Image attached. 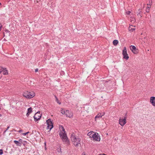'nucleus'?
<instances>
[{
  "mask_svg": "<svg viewBox=\"0 0 155 155\" xmlns=\"http://www.w3.org/2000/svg\"><path fill=\"white\" fill-rule=\"evenodd\" d=\"M61 114H63L65 115V110H64L63 109H62L61 110Z\"/></svg>",
  "mask_w": 155,
  "mask_h": 155,
  "instance_id": "nucleus-21",
  "label": "nucleus"
},
{
  "mask_svg": "<svg viewBox=\"0 0 155 155\" xmlns=\"http://www.w3.org/2000/svg\"><path fill=\"white\" fill-rule=\"evenodd\" d=\"M2 27V25H0V31H1V29Z\"/></svg>",
  "mask_w": 155,
  "mask_h": 155,
  "instance_id": "nucleus-36",
  "label": "nucleus"
},
{
  "mask_svg": "<svg viewBox=\"0 0 155 155\" xmlns=\"http://www.w3.org/2000/svg\"><path fill=\"white\" fill-rule=\"evenodd\" d=\"M23 95L24 97L28 99H30L34 97L35 95L33 92H29L28 91L24 92Z\"/></svg>",
  "mask_w": 155,
  "mask_h": 155,
  "instance_id": "nucleus-3",
  "label": "nucleus"
},
{
  "mask_svg": "<svg viewBox=\"0 0 155 155\" xmlns=\"http://www.w3.org/2000/svg\"><path fill=\"white\" fill-rule=\"evenodd\" d=\"M126 117H124V119L120 118L119 120V124L122 126H124L126 123Z\"/></svg>",
  "mask_w": 155,
  "mask_h": 155,
  "instance_id": "nucleus-7",
  "label": "nucleus"
},
{
  "mask_svg": "<svg viewBox=\"0 0 155 155\" xmlns=\"http://www.w3.org/2000/svg\"><path fill=\"white\" fill-rule=\"evenodd\" d=\"M2 72L4 75H7L8 74L7 70L6 69V68H3V70Z\"/></svg>",
  "mask_w": 155,
  "mask_h": 155,
  "instance_id": "nucleus-12",
  "label": "nucleus"
},
{
  "mask_svg": "<svg viewBox=\"0 0 155 155\" xmlns=\"http://www.w3.org/2000/svg\"><path fill=\"white\" fill-rule=\"evenodd\" d=\"M92 134L91 133V132H89L87 134V135L90 137V136H91L92 135Z\"/></svg>",
  "mask_w": 155,
  "mask_h": 155,
  "instance_id": "nucleus-25",
  "label": "nucleus"
},
{
  "mask_svg": "<svg viewBox=\"0 0 155 155\" xmlns=\"http://www.w3.org/2000/svg\"><path fill=\"white\" fill-rule=\"evenodd\" d=\"M3 152L2 150H0V155H2L3 154Z\"/></svg>",
  "mask_w": 155,
  "mask_h": 155,
  "instance_id": "nucleus-24",
  "label": "nucleus"
},
{
  "mask_svg": "<svg viewBox=\"0 0 155 155\" xmlns=\"http://www.w3.org/2000/svg\"><path fill=\"white\" fill-rule=\"evenodd\" d=\"M123 58L125 59L126 60H128L129 58V57L128 56V54H125V55H123Z\"/></svg>",
  "mask_w": 155,
  "mask_h": 155,
  "instance_id": "nucleus-17",
  "label": "nucleus"
},
{
  "mask_svg": "<svg viewBox=\"0 0 155 155\" xmlns=\"http://www.w3.org/2000/svg\"><path fill=\"white\" fill-rule=\"evenodd\" d=\"M101 116H103L105 114V113L104 112H103L102 113H101Z\"/></svg>",
  "mask_w": 155,
  "mask_h": 155,
  "instance_id": "nucleus-29",
  "label": "nucleus"
},
{
  "mask_svg": "<svg viewBox=\"0 0 155 155\" xmlns=\"http://www.w3.org/2000/svg\"><path fill=\"white\" fill-rule=\"evenodd\" d=\"M71 141L73 142V144L77 147H78L81 145V140L80 138H77L74 134H72L71 136Z\"/></svg>",
  "mask_w": 155,
  "mask_h": 155,
  "instance_id": "nucleus-2",
  "label": "nucleus"
},
{
  "mask_svg": "<svg viewBox=\"0 0 155 155\" xmlns=\"http://www.w3.org/2000/svg\"><path fill=\"white\" fill-rule=\"evenodd\" d=\"M1 4L0 3V5Z\"/></svg>",
  "mask_w": 155,
  "mask_h": 155,
  "instance_id": "nucleus-40",
  "label": "nucleus"
},
{
  "mask_svg": "<svg viewBox=\"0 0 155 155\" xmlns=\"http://www.w3.org/2000/svg\"><path fill=\"white\" fill-rule=\"evenodd\" d=\"M130 27L129 28V29L130 30H131L132 31L135 30V29L134 28H133V29L131 28V29H130Z\"/></svg>",
  "mask_w": 155,
  "mask_h": 155,
  "instance_id": "nucleus-32",
  "label": "nucleus"
},
{
  "mask_svg": "<svg viewBox=\"0 0 155 155\" xmlns=\"http://www.w3.org/2000/svg\"><path fill=\"white\" fill-rule=\"evenodd\" d=\"M1 110V108H0V110Z\"/></svg>",
  "mask_w": 155,
  "mask_h": 155,
  "instance_id": "nucleus-39",
  "label": "nucleus"
},
{
  "mask_svg": "<svg viewBox=\"0 0 155 155\" xmlns=\"http://www.w3.org/2000/svg\"><path fill=\"white\" fill-rule=\"evenodd\" d=\"M35 3H37L38 2V1L37 0H35Z\"/></svg>",
  "mask_w": 155,
  "mask_h": 155,
  "instance_id": "nucleus-33",
  "label": "nucleus"
},
{
  "mask_svg": "<svg viewBox=\"0 0 155 155\" xmlns=\"http://www.w3.org/2000/svg\"><path fill=\"white\" fill-rule=\"evenodd\" d=\"M14 142L16 145L17 146H21V144L19 143L18 141L15 140L14 141Z\"/></svg>",
  "mask_w": 155,
  "mask_h": 155,
  "instance_id": "nucleus-15",
  "label": "nucleus"
},
{
  "mask_svg": "<svg viewBox=\"0 0 155 155\" xmlns=\"http://www.w3.org/2000/svg\"><path fill=\"white\" fill-rule=\"evenodd\" d=\"M19 142L20 143V144L21 145V144L22 143V140L21 139H20L18 140Z\"/></svg>",
  "mask_w": 155,
  "mask_h": 155,
  "instance_id": "nucleus-22",
  "label": "nucleus"
},
{
  "mask_svg": "<svg viewBox=\"0 0 155 155\" xmlns=\"http://www.w3.org/2000/svg\"><path fill=\"white\" fill-rule=\"evenodd\" d=\"M29 132H28L26 133H23V134H23V135H24V136H25L26 135V134H28V133H29Z\"/></svg>",
  "mask_w": 155,
  "mask_h": 155,
  "instance_id": "nucleus-23",
  "label": "nucleus"
},
{
  "mask_svg": "<svg viewBox=\"0 0 155 155\" xmlns=\"http://www.w3.org/2000/svg\"><path fill=\"white\" fill-rule=\"evenodd\" d=\"M55 97L56 98V101L57 102V103L58 104H61V102H60L58 100V99L57 97L56 96H55Z\"/></svg>",
  "mask_w": 155,
  "mask_h": 155,
  "instance_id": "nucleus-19",
  "label": "nucleus"
},
{
  "mask_svg": "<svg viewBox=\"0 0 155 155\" xmlns=\"http://www.w3.org/2000/svg\"><path fill=\"white\" fill-rule=\"evenodd\" d=\"M123 55H125V54H127V51L126 48L125 47H124V49L123 51L122 52Z\"/></svg>",
  "mask_w": 155,
  "mask_h": 155,
  "instance_id": "nucleus-14",
  "label": "nucleus"
},
{
  "mask_svg": "<svg viewBox=\"0 0 155 155\" xmlns=\"http://www.w3.org/2000/svg\"><path fill=\"white\" fill-rule=\"evenodd\" d=\"M41 117V114L40 113V112H38L35 114V116H34L35 121H37L38 120H40Z\"/></svg>",
  "mask_w": 155,
  "mask_h": 155,
  "instance_id": "nucleus-6",
  "label": "nucleus"
},
{
  "mask_svg": "<svg viewBox=\"0 0 155 155\" xmlns=\"http://www.w3.org/2000/svg\"><path fill=\"white\" fill-rule=\"evenodd\" d=\"M2 70H3V68L0 67V78L2 77V74L1 73L2 72Z\"/></svg>",
  "mask_w": 155,
  "mask_h": 155,
  "instance_id": "nucleus-20",
  "label": "nucleus"
},
{
  "mask_svg": "<svg viewBox=\"0 0 155 155\" xmlns=\"http://www.w3.org/2000/svg\"><path fill=\"white\" fill-rule=\"evenodd\" d=\"M62 131L59 133V135L61 138L64 143L68 145L70 144L69 141L65 133V131L64 127L62 126Z\"/></svg>",
  "mask_w": 155,
  "mask_h": 155,
  "instance_id": "nucleus-1",
  "label": "nucleus"
},
{
  "mask_svg": "<svg viewBox=\"0 0 155 155\" xmlns=\"http://www.w3.org/2000/svg\"><path fill=\"white\" fill-rule=\"evenodd\" d=\"M118 43V41L117 40H115L113 41V44L115 46L117 45Z\"/></svg>",
  "mask_w": 155,
  "mask_h": 155,
  "instance_id": "nucleus-16",
  "label": "nucleus"
},
{
  "mask_svg": "<svg viewBox=\"0 0 155 155\" xmlns=\"http://www.w3.org/2000/svg\"><path fill=\"white\" fill-rule=\"evenodd\" d=\"M152 4V2H151L150 3V2L149 4H147V5H150V6Z\"/></svg>",
  "mask_w": 155,
  "mask_h": 155,
  "instance_id": "nucleus-26",
  "label": "nucleus"
},
{
  "mask_svg": "<svg viewBox=\"0 0 155 155\" xmlns=\"http://www.w3.org/2000/svg\"><path fill=\"white\" fill-rule=\"evenodd\" d=\"M150 10V9H148V8H147L146 9V12H149Z\"/></svg>",
  "mask_w": 155,
  "mask_h": 155,
  "instance_id": "nucleus-28",
  "label": "nucleus"
},
{
  "mask_svg": "<svg viewBox=\"0 0 155 155\" xmlns=\"http://www.w3.org/2000/svg\"><path fill=\"white\" fill-rule=\"evenodd\" d=\"M2 116V115L0 114V117H1Z\"/></svg>",
  "mask_w": 155,
  "mask_h": 155,
  "instance_id": "nucleus-38",
  "label": "nucleus"
},
{
  "mask_svg": "<svg viewBox=\"0 0 155 155\" xmlns=\"http://www.w3.org/2000/svg\"><path fill=\"white\" fill-rule=\"evenodd\" d=\"M65 115L67 117L71 118L72 117L73 114L71 111L68 110H66Z\"/></svg>",
  "mask_w": 155,
  "mask_h": 155,
  "instance_id": "nucleus-9",
  "label": "nucleus"
},
{
  "mask_svg": "<svg viewBox=\"0 0 155 155\" xmlns=\"http://www.w3.org/2000/svg\"><path fill=\"white\" fill-rule=\"evenodd\" d=\"M22 131H23V130H19L18 131V132L21 133V132H22Z\"/></svg>",
  "mask_w": 155,
  "mask_h": 155,
  "instance_id": "nucleus-34",
  "label": "nucleus"
},
{
  "mask_svg": "<svg viewBox=\"0 0 155 155\" xmlns=\"http://www.w3.org/2000/svg\"><path fill=\"white\" fill-rule=\"evenodd\" d=\"M38 68H36L35 69V72H38Z\"/></svg>",
  "mask_w": 155,
  "mask_h": 155,
  "instance_id": "nucleus-31",
  "label": "nucleus"
},
{
  "mask_svg": "<svg viewBox=\"0 0 155 155\" xmlns=\"http://www.w3.org/2000/svg\"><path fill=\"white\" fill-rule=\"evenodd\" d=\"M150 102L154 106H155V97H152L150 98Z\"/></svg>",
  "mask_w": 155,
  "mask_h": 155,
  "instance_id": "nucleus-10",
  "label": "nucleus"
},
{
  "mask_svg": "<svg viewBox=\"0 0 155 155\" xmlns=\"http://www.w3.org/2000/svg\"><path fill=\"white\" fill-rule=\"evenodd\" d=\"M32 111V108L31 107H30L28 109V112L26 114V116L28 117L29 116L30 114Z\"/></svg>",
  "mask_w": 155,
  "mask_h": 155,
  "instance_id": "nucleus-11",
  "label": "nucleus"
},
{
  "mask_svg": "<svg viewBox=\"0 0 155 155\" xmlns=\"http://www.w3.org/2000/svg\"><path fill=\"white\" fill-rule=\"evenodd\" d=\"M47 126L46 129L47 130L49 129V131L53 127V125L51 120L50 119H48L46 121Z\"/></svg>",
  "mask_w": 155,
  "mask_h": 155,
  "instance_id": "nucleus-4",
  "label": "nucleus"
},
{
  "mask_svg": "<svg viewBox=\"0 0 155 155\" xmlns=\"http://www.w3.org/2000/svg\"><path fill=\"white\" fill-rule=\"evenodd\" d=\"M9 127H10L9 126H8V127H7V129L6 130H5V131L4 133L9 128Z\"/></svg>",
  "mask_w": 155,
  "mask_h": 155,
  "instance_id": "nucleus-27",
  "label": "nucleus"
},
{
  "mask_svg": "<svg viewBox=\"0 0 155 155\" xmlns=\"http://www.w3.org/2000/svg\"><path fill=\"white\" fill-rule=\"evenodd\" d=\"M150 8H151V6H147V8H148V9H150Z\"/></svg>",
  "mask_w": 155,
  "mask_h": 155,
  "instance_id": "nucleus-35",
  "label": "nucleus"
},
{
  "mask_svg": "<svg viewBox=\"0 0 155 155\" xmlns=\"http://www.w3.org/2000/svg\"><path fill=\"white\" fill-rule=\"evenodd\" d=\"M90 137L92 138L93 140H95L100 141V138L98 134H92V135L90 136Z\"/></svg>",
  "mask_w": 155,
  "mask_h": 155,
  "instance_id": "nucleus-5",
  "label": "nucleus"
},
{
  "mask_svg": "<svg viewBox=\"0 0 155 155\" xmlns=\"http://www.w3.org/2000/svg\"><path fill=\"white\" fill-rule=\"evenodd\" d=\"M137 15L138 16H140V17H142V16L140 15V14L141 12V9H139L138 10L137 12Z\"/></svg>",
  "mask_w": 155,
  "mask_h": 155,
  "instance_id": "nucleus-18",
  "label": "nucleus"
},
{
  "mask_svg": "<svg viewBox=\"0 0 155 155\" xmlns=\"http://www.w3.org/2000/svg\"><path fill=\"white\" fill-rule=\"evenodd\" d=\"M130 11H128L127 12V14L128 15H129L130 14Z\"/></svg>",
  "mask_w": 155,
  "mask_h": 155,
  "instance_id": "nucleus-30",
  "label": "nucleus"
},
{
  "mask_svg": "<svg viewBox=\"0 0 155 155\" xmlns=\"http://www.w3.org/2000/svg\"><path fill=\"white\" fill-rule=\"evenodd\" d=\"M98 155H106L104 154H100Z\"/></svg>",
  "mask_w": 155,
  "mask_h": 155,
  "instance_id": "nucleus-37",
  "label": "nucleus"
},
{
  "mask_svg": "<svg viewBox=\"0 0 155 155\" xmlns=\"http://www.w3.org/2000/svg\"><path fill=\"white\" fill-rule=\"evenodd\" d=\"M130 49L135 54H137L138 53V50L134 46L131 45L130 46Z\"/></svg>",
  "mask_w": 155,
  "mask_h": 155,
  "instance_id": "nucleus-8",
  "label": "nucleus"
},
{
  "mask_svg": "<svg viewBox=\"0 0 155 155\" xmlns=\"http://www.w3.org/2000/svg\"><path fill=\"white\" fill-rule=\"evenodd\" d=\"M101 113L98 114L95 117V119L96 120L98 118H101L102 117Z\"/></svg>",
  "mask_w": 155,
  "mask_h": 155,
  "instance_id": "nucleus-13",
  "label": "nucleus"
}]
</instances>
